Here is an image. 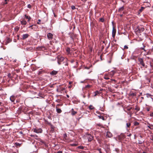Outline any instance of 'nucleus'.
Returning <instances> with one entry per match:
<instances>
[{
	"instance_id": "29",
	"label": "nucleus",
	"mask_w": 153,
	"mask_h": 153,
	"mask_svg": "<svg viewBox=\"0 0 153 153\" xmlns=\"http://www.w3.org/2000/svg\"><path fill=\"white\" fill-rule=\"evenodd\" d=\"M71 8L73 9V10H74V9H75V7L74 6H71Z\"/></svg>"
},
{
	"instance_id": "30",
	"label": "nucleus",
	"mask_w": 153,
	"mask_h": 153,
	"mask_svg": "<svg viewBox=\"0 0 153 153\" xmlns=\"http://www.w3.org/2000/svg\"><path fill=\"white\" fill-rule=\"evenodd\" d=\"M124 48L126 49H127L128 48V47L126 45H125L124 46Z\"/></svg>"
},
{
	"instance_id": "52",
	"label": "nucleus",
	"mask_w": 153,
	"mask_h": 153,
	"mask_svg": "<svg viewBox=\"0 0 153 153\" xmlns=\"http://www.w3.org/2000/svg\"><path fill=\"white\" fill-rule=\"evenodd\" d=\"M32 26H33V25H32L30 26L29 27V28H30V27H32Z\"/></svg>"
},
{
	"instance_id": "8",
	"label": "nucleus",
	"mask_w": 153,
	"mask_h": 153,
	"mask_svg": "<svg viewBox=\"0 0 153 153\" xmlns=\"http://www.w3.org/2000/svg\"><path fill=\"white\" fill-rule=\"evenodd\" d=\"M106 136L108 137H111L112 136V134L110 132L107 131L106 133Z\"/></svg>"
},
{
	"instance_id": "55",
	"label": "nucleus",
	"mask_w": 153,
	"mask_h": 153,
	"mask_svg": "<svg viewBox=\"0 0 153 153\" xmlns=\"http://www.w3.org/2000/svg\"><path fill=\"white\" fill-rule=\"evenodd\" d=\"M123 16V15L122 14H121V15H120V16L122 17Z\"/></svg>"
},
{
	"instance_id": "48",
	"label": "nucleus",
	"mask_w": 153,
	"mask_h": 153,
	"mask_svg": "<svg viewBox=\"0 0 153 153\" xmlns=\"http://www.w3.org/2000/svg\"><path fill=\"white\" fill-rule=\"evenodd\" d=\"M19 133H20V134H22V131H20L19 132Z\"/></svg>"
},
{
	"instance_id": "22",
	"label": "nucleus",
	"mask_w": 153,
	"mask_h": 153,
	"mask_svg": "<svg viewBox=\"0 0 153 153\" xmlns=\"http://www.w3.org/2000/svg\"><path fill=\"white\" fill-rule=\"evenodd\" d=\"M15 145H16V146L17 147L20 146V145H21L19 143H15Z\"/></svg>"
},
{
	"instance_id": "40",
	"label": "nucleus",
	"mask_w": 153,
	"mask_h": 153,
	"mask_svg": "<svg viewBox=\"0 0 153 153\" xmlns=\"http://www.w3.org/2000/svg\"><path fill=\"white\" fill-rule=\"evenodd\" d=\"M60 62V61L58 60V64H59V65H60V62Z\"/></svg>"
},
{
	"instance_id": "5",
	"label": "nucleus",
	"mask_w": 153,
	"mask_h": 153,
	"mask_svg": "<svg viewBox=\"0 0 153 153\" xmlns=\"http://www.w3.org/2000/svg\"><path fill=\"white\" fill-rule=\"evenodd\" d=\"M116 32V30L114 29V27H113L112 31V36L113 38H114L115 37V36Z\"/></svg>"
},
{
	"instance_id": "19",
	"label": "nucleus",
	"mask_w": 153,
	"mask_h": 153,
	"mask_svg": "<svg viewBox=\"0 0 153 153\" xmlns=\"http://www.w3.org/2000/svg\"><path fill=\"white\" fill-rule=\"evenodd\" d=\"M100 92L98 91H96L95 93L94 96H95L99 94Z\"/></svg>"
},
{
	"instance_id": "44",
	"label": "nucleus",
	"mask_w": 153,
	"mask_h": 153,
	"mask_svg": "<svg viewBox=\"0 0 153 153\" xmlns=\"http://www.w3.org/2000/svg\"><path fill=\"white\" fill-rule=\"evenodd\" d=\"M98 150L99 151H100V153H102L101 151H100V150H101V149H98Z\"/></svg>"
},
{
	"instance_id": "59",
	"label": "nucleus",
	"mask_w": 153,
	"mask_h": 153,
	"mask_svg": "<svg viewBox=\"0 0 153 153\" xmlns=\"http://www.w3.org/2000/svg\"><path fill=\"white\" fill-rule=\"evenodd\" d=\"M71 88V86L69 87V88Z\"/></svg>"
},
{
	"instance_id": "45",
	"label": "nucleus",
	"mask_w": 153,
	"mask_h": 153,
	"mask_svg": "<svg viewBox=\"0 0 153 153\" xmlns=\"http://www.w3.org/2000/svg\"><path fill=\"white\" fill-rule=\"evenodd\" d=\"M111 80L112 81H115V80L114 79H111Z\"/></svg>"
},
{
	"instance_id": "16",
	"label": "nucleus",
	"mask_w": 153,
	"mask_h": 153,
	"mask_svg": "<svg viewBox=\"0 0 153 153\" xmlns=\"http://www.w3.org/2000/svg\"><path fill=\"white\" fill-rule=\"evenodd\" d=\"M25 17L26 18V19H28V22L30 21V20L31 19V18L30 16H27L26 15H25Z\"/></svg>"
},
{
	"instance_id": "56",
	"label": "nucleus",
	"mask_w": 153,
	"mask_h": 153,
	"mask_svg": "<svg viewBox=\"0 0 153 153\" xmlns=\"http://www.w3.org/2000/svg\"><path fill=\"white\" fill-rule=\"evenodd\" d=\"M1 88H0V91H1Z\"/></svg>"
},
{
	"instance_id": "35",
	"label": "nucleus",
	"mask_w": 153,
	"mask_h": 153,
	"mask_svg": "<svg viewBox=\"0 0 153 153\" xmlns=\"http://www.w3.org/2000/svg\"><path fill=\"white\" fill-rule=\"evenodd\" d=\"M27 7L29 8H30L31 7V5L30 4H28L27 5Z\"/></svg>"
},
{
	"instance_id": "42",
	"label": "nucleus",
	"mask_w": 153,
	"mask_h": 153,
	"mask_svg": "<svg viewBox=\"0 0 153 153\" xmlns=\"http://www.w3.org/2000/svg\"><path fill=\"white\" fill-rule=\"evenodd\" d=\"M57 153H62V151H59Z\"/></svg>"
},
{
	"instance_id": "15",
	"label": "nucleus",
	"mask_w": 153,
	"mask_h": 153,
	"mask_svg": "<svg viewBox=\"0 0 153 153\" xmlns=\"http://www.w3.org/2000/svg\"><path fill=\"white\" fill-rule=\"evenodd\" d=\"M56 111L58 113H60L62 111V110H61V109H60L59 108H57L56 107Z\"/></svg>"
},
{
	"instance_id": "36",
	"label": "nucleus",
	"mask_w": 153,
	"mask_h": 153,
	"mask_svg": "<svg viewBox=\"0 0 153 153\" xmlns=\"http://www.w3.org/2000/svg\"><path fill=\"white\" fill-rule=\"evenodd\" d=\"M12 97H11H11H10V100H11V101H12V102H13L14 100H13L11 99L12 98Z\"/></svg>"
},
{
	"instance_id": "51",
	"label": "nucleus",
	"mask_w": 153,
	"mask_h": 153,
	"mask_svg": "<svg viewBox=\"0 0 153 153\" xmlns=\"http://www.w3.org/2000/svg\"><path fill=\"white\" fill-rule=\"evenodd\" d=\"M30 136H31V137H34L35 135H30Z\"/></svg>"
},
{
	"instance_id": "25",
	"label": "nucleus",
	"mask_w": 153,
	"mask_h": 153,
	"mask_svg": "<svg viewBox=\"0 0 153 153\" xmlns=\"http://www.w3.org/2000/svg\"><path fill=\"white\" fill-rule=\"evenodd\" d=\"M139 123L138 122H136L134 123V125L135 126H138L139 125Z\"/></svg>"
},
{
	"instance_id": "58",
	"label": "nucleus",
	"mask_w": 153,
	"mask_h": 153,
	"mask_svg": "<svg viewBox=\"0 0 153 153\" xmlns=\"http://www.w3.org/2000/svg\"><path fill=\"white\" fill-rule=\"evenodd\" d=\"M143 153H146V152H143Z\"/></svg>"
},
{
	"instance_id": "31",
	"label": "nucleus",
	"mask_w": 153,
	"mask_h": 153,
	"mask_svg": "<svg viewBox=\"0 0 153 153\" xmlns=\"http://www.w3.org/2000/svg\"><path fill=\"white\" fill-rule=\"evenodd\" d=\"M70 51V49L69 48H67V51L69 53Z\"/></svg>"
},
{
	"instance_id": "14",
	"label": "nucleus",
	"mask_w": 153,
	"mask_h": 153,
	"mask_svg": "<svg viewBox=\"0 0 153 153\" xmlns=\"http://www.w3.org/2000/svg\"><path fill=\"white\" fill-rule=\"evenodd\" d=\"M64 59V58L63 57H59L58 58V60L60 61V62H62L63 61Z\"/></svg>"
},
{
	"instance_id": "4",
	"label": "nucleus",
	"mask_w": 153,
	"mask_h": 153,
	"mask_svg": "<svg viewBox=\"0 0 153 153\" xmlns=\"http://www.w3.org/2000/svg\"><path fill=\"white\" fill-rule=\"evenodd\" d=\"M53 35L51 33H49L47 34V37L49 40H51L53 38Z\"/></svg>"
},
{
	"instance_id": "9",
	"label": "nucleus",
	"mask_w": 153,
	"mask_h": 153,
	"mask_svg": "<svg viewBox=\"0 0 153 153\" xmlns=\"http://www.w3.org/2000/svg\"><path fill=\"white\" fill-rule=\"evenodd\" d=\"M58 73V72L56 71L53 70L50 73L51 75H56Z\"/></svg>"
},
{
	"instance_id": "24",
	"label": "nucleus",
	"mask_w": 153,
	"mask_h": 153,
	"mask_svg": "<svg viewBox=\"0 0 153 153\" xmlns=\"http://www.w3.org/2000/svg\"><path fill=\"white\" fill-rule=\"evenodd\" d=\"M39 48V50H40L41 49H42L43 48H45V47L43 46H40L38 47Z\"/></svg>"
},
{
	"instance_id": "17",
	"label": "nucleus",
	"mask_w": 153,
	"mask_h": 153,
	"mask_svg": "<svg viewBox=\"0 0 153 153\" xmlns=\"http://www.w3.org/2000/svg\"><path fill=\"white\" fill-rule=\"evenodd\" d=\"M124 9V7L123 6L121 7H120L119 9L118 10V11L119 12H121L123 10V9Z\"/></svg>"
},
{
	"instance_id": "53",
	"label": "nucleus",
	"mask_w": 153,
	"mask_h": 153,
	"mask_svg": "<svg viewBox=\"0 0 153 153\" xmlns=\"http://www.w3.org/2000/svg\"><path fill=\"white\" fill-rule=\"evenodd\" d=\"M6 0H5V4H6L7 3V2H6Z\"/></svg>"
},
{
	"instance_id": "49",
	"label": "nucleus",
	"mask_w": 153,
	"mask_h": 153,
	"mask_svg": "<svg viewBox=\"0 0 153 153\" xmlns=\"http://www.w3.org/2000/svg\"><path fill=\"white\" fill-rule=\"evenodd\" d=\"M149 110H150V109L149 108H147V111H149Z\"/></svg>"
},
{
	"instance_id": "26",
	"label": "nucleus",
	"mask_w": 153,
	"mask_h": 153,
	"mask_svg": "<svg viewBox=\"0 0 153 153\" xmlns=\"http://www.w3.org/2000/svg\"><path fill=\"white\" fill-rule=\"evenodd\" d=\"M131 125V124L130 123H126V126L127 127H130V126Z\"/></svg>"
},
{
	"instance_id": "47",
	"label": "nucleus",
	"mask_w": 153,
	"mask_h": 153,
	"mask_svg": "<svg viewBox=\"0 0 153 153\" xmlns=\"http://www.w3.org/2000/svg\"><path fill=\"white\" fill-rule=\"evenodd\" d=\"M57 91H59V88L57 89Z\"/></svg>"
},
{
	"instance_id": "50",
	"label": "nucleus",
	"mask_w": 153,
	"mask_h": 153,
	"mask_svg": "<svg viewBox=\"0 0 153 153\" xmlns=\"http://www.w3.org/2000/svg\"><path fill=\"white\" fill-rule=\"evenodd\" d=\"M66 96H67V97L68 98H69V96L68 95H67V94L66 95Z\"/></svg>"
},
{
	"instance_id": "10",
	"label": "nucleus",
	"mask_w": 153,
	"mask_h": 153,
	"mask_svg": "<svg viewBox=\"0 0 153 153\" xmlns=\"http://www.w3.org/2000/svg\"><path fill=\"white\" fill-rule=\"evenodd\" d=\"M29 35L28 34H23L22 35V39H25L27 38L29 36Z\"/></svg>"
},
{
	"instance_id": "37",
	"label": "nucleus",
	"mask_w": 153,
	"mask_h": 153,
	"mask_svg": "<svg viewBox=\"0 0 153 153\" xmlns=\"http://www.w3.org/2000/svg\"><path fill=\"white\" fill-rule=\"evenodd\" d=\"M71 145L72 146H76V145L75 144H71Z\"/></svg>"
},
{
	"instance_id": "13",
	"label": "nucleus",
	"mask_w": 153,
	"mask_h": 153,
	"mask_svg": "<svg viewBox=\"0 0 153 153\" xmlns=\"http://www.w3.org/2000/svg\"><path fill=\"white\" fill-rule=\"evenodd\" d=\"M71 113L72 115H74L77 113V112L76 111H74V109L72 108L71 110Z\"/></svg>"
},
{
	"instance_id": "7",
	"label": "nucleus",
	"mask_w": 153,
	"mask_h": 153,
	"mask_svg": "<svg viewBox=\"0 0 153 153\" xmlns=\"http://www.w3.org/2000/svg\"><path fill=\"white\" fill-rule=\"evenodd\" d=\"M87 137L89 141H91L93 140V137L92 136L91 134L88 135Z\"/></svg>"
},
{
	"instance_id": "1",
	"label": "nucleus",
	"mask_w": 153,
	"mask_h": 153,
	"mask_svg": "<svg viewBox=\"0 0 153 153\" xmlns=\"http://www.w3.org/2000/svg\"><path fill=\"white\" fill-rule=\"evenodd\" d=\"M137 33H140L143 32L144 30V27L142 26H138L135 30Z\"/></svg>"
},
{
	"instance_id": "11",
	"label": "nucleus",
	"mask_w": 153,
	"mask_h": 153,
	"mask_svg": "<svg viewBox=\"0 0 153 153\" xmlns=\"http://www.w3.org/2000/svg\"><path fill=\"white\" fill-rule=\"evenodd\" d=\"M21 23L22 25H25L27 24V22L25 20H23L21 21Z\"/></svg>"
},
{
	"instance_id": "3",
	"label": "nucleus",
	"mask_w": 153,
	"mask_h": 153,
	"mask_svg": "<svg viewBox=\"0 0 153 153\" xmlns=\"http://www.w3.org/2000/svg\"><path fill=\"white\" fill-rule=\"evenodd\" d=\"M138 60L140 63L141 65L143 67H144L145 64L144 63L143 59L141 58H138Z\"/></svg>"
},
{
	"instance_id": "32",
	"label": "nucleus",
	"mask_w": 153,
	"mask_h": 153,
	"mask_svg": "<svg viewBox=\"0 0 153 153\" xmlns=\"http://www.w3.org/2000/svg\"><path fill=\"white\" fill-rule=\"evenodd\" d=\"M150 139L152 140L153 141V135H151V138Z\"/></svg>"
},
{
	"instance_id": "39",
	"label": "nucleus",
	"mask_w": 153,
	"mask_h": 153,
	"mask_svg": "<svg viewBox=\"0 0 153 153\" xmlns=\"http://www.w3.org/2000/svg\"><path fill=\"white\" fill-rule=\"evenodd\" d=\"M89 68H90L89 67H85V69H89Z\"/></svg>"
},
{
	"instance_id": "54",
	"label": "nucleus",
	"mask_w": 153,
	"mask_h": 153,
	"mask_svg": "<svg viewBox=\"0 0 153 153\" xmlns=\"http://www.w3.org/2000/svg\"><path fill=\"white\" fill-rule=\"evenodd\" d=\"M8 76H10V74H8Z\"/></svg>"
},
{
	"instance_id": "21",
	"label": "nucleus",
	"mask_w": 153,
	"mask_h": 153,
	"mask_svg": "<svg viewBox=\"0 0 153 153\" xmlns=\"http://www.w3.org/2000/svg\"><path fill=\"white\" fill-rule=\"evenodd\" d=\"M89 108L91 110H92L94 108V107L92 105H90L89 106Z\"/></svg>"
},
{
	"instance_id": "23",
	"label": "nucleus",
	"mask_w": 153,
	"mask_h": 153,
	"mask_svg": "<svg viewBox=\"0 0 153 153\" xmlns=\"http://www.w3.org/2000/svg\"><path fill=\"white\" fill-rule=\"evenodd\" d=\"M59 88V91H62L65 90V88H64L60 87Z\"/></svg>"
},
{
	"instance_id": "41",
	"label": "nucleus",
	"mask_w": 153,
	"mask_h": 153,
	"mask_svg": "<svg viewBox=\"0 0 153 153\" xmlns=\"http://www.w3.org/2000/svg\"><path fill=\"white\" fill-rule=\"evenodd\" d=\"M135 109V110H137V111H138L139 110V109L138 108H136Z\"/></svg>"
},
{
	"instance_id": "57",
	"label": "nucleus",
	"mask_w": 153,
	"mask_h": 153,
	"mask_svg": "<svg viewBox=\"0 0 153 153\" xmlns=\"http://www.w3.org/2000/svg\"><path fill=\"white\" fill-rule=\"evenodd\" d=\"M140 137H141V138L142 137L141 136H140Z\"/></svg>"
},
{
	"instance_id": "6",
	"label": "nucleus",
	"mask_w": 153,
	"mask_h": 153,
	"mask_svg": "<svg viewBox=\"0 0 153 153\" xmlns=\"http://www.w3.org/2000/svg\"><path fill=\"white\" fill-rule=\"evenodd\" d=\"M115 72L114 71H111L110 72L108 73V74L110 77H112L114 75Z\"/></svg>"
},
{
	"instance_id": "60",
	"label": "nucleus",
	"mask_w": 153,
	"mask_h": 153,
	"mask_svg": "<svg viewBox=\"0 0 153 153\" xmlns=\"http://www.w3.org/2000/svg\"><path fill=\"white\" fill-rule=\"evenodd\" d=\"M2 59V58H0V59Z\"/></svg>"
},
{
	"instance_id": "34",
	"label": "nucleus",
	"mask_w": 153,
	"mask_h": 153,
	"mask_svg": "<svg viewBox=\"0 0 153 153\" xmlns=\"http://www.w3.org/2000/svg\"><path fill=\"white\" fill-rule=\"evenodd\" d=\"M38 21V22H37V24H40L39 22L41 21V20L40 19H39Z\"/></svg>"
},
{
	"instance_id": "20",
	"label": "nucleus",
	"mask_w": 153,
	"mask_h": 153,
	"mask_svg": "<svg viewBox=\"0 0 153 153\" xmlns=\"http://www.w3.org/2000/svg\"><path fill=\"white\" fill-rule=\"evenodd\" d=\"M99 118L102 119L103 120H105L104 117H103V116H99Z\"/></svg>"
},
{
	"instance_id": "33",
	"label": "nucleus",
	"mask_w": 153,
	"mask_h": 153,
	"mask_svg": "<svg viewBox=\"0 0 153 153\" xmlns=\"http://www.w3.org/2000/svg\"><path fill=\"white\" fill-rule=\"evenodd\" d=\"M138 143L140 144H141L143 143V142L142 141H140V140H139V142H138Z\"/></svg>"
},
{
	"instance_id": "38",
	"label": "nucleus",
	"mask_w": 153,
	"mask_h": 153,
	"mask_svg": "<svg viewBox=\"0 0 153 153\" xmlns=\"http://www.w3.org/2000/svg\"><path fill=\"white\" fill-rule=\"evenodd\" d=\"M150 116L151 117H153V113H152L150 114Z\"/></svg>"
},
{
	"instance_id": "18",
	"label": "nucleus",
	"mask_w": 153,
	"mask_h": 153,
	"mask_svg": "<svg viewBox=\"0 0 153 153\" xmlns=\"http://www.w3.org/2000/svg\"><path fill=\"white\" fill-rule=\"evenodd\" d=\"M147 127L151 129H152L153 128L152 125H151L150 124H149V125L147 126Z\"/></svg>"
},
{
	"instance_id": "12",
	"label": "nucleus",
	"mask_w": 153,
	"mask_h": 153,
	"mask_svg": "<svg viewBox=\"0 0 153 153\" xmlns=\"http://www.w3.org/2000/svg\"><path fill=\"white\" fill-rule=\"evenodd\" d=\"M109 76L108 74H105L104 75V78L105 79H109Z\"/></svg>"
},
{
	"instance_id": "28",
	"label": "nucleus",
	"mask_w": 153,
	"mask_h": 153,
	"mask_svg": "<svg viewBox=\"0 0 153 153\" xmlns=\"http://www.w3.org/2000/svg\"><path fill=\"white\" fill-rule=\"evenodd\" d=\"M144 9V7H141V9L140 10V11H142V10Z\"/></svg>"
},
{
	"instance_id": "43",
	"label": "nucleus",
	"mask_w": 153,
	"mask_h": 153,
	"mask_svg": "<svg viewBox=\"0 0 153 153\" xmlns=\"http://www.w3.org/2000/svg\"><path fill=\"white\" fill-rule=\"evenodd\" d=\"M90 87V85H87L86 86V88H88V87Z\"/></svg>"
},
{
	"instance_id": "2",
	"label": "nucleus",
	"mask_w": 153,
	"mask_h": 153,
	"mask_svg": "<svg viewBox=\"0 0 153 153\" xmlns=\"http://www.w3.org/2000/svg\"><path fill=\"white\" fill-rule=\"evenodd\" d=\"M33 131L34 132L37 133H41L42 131V129L40 128H34L33 129Z\"/></svg>"
},
{
	"instance_id": "27",
	"label": "nucleus",
	"mask_w": 153,
	"mask_h": 153,
	"mask_svg": "<svg viewBox=\"0 0 153 153\" xmlns=\"http://www.w3.org/2000/svg\"><path fill=\"white\" fill-rule=\"evenodd\" d=\"M100 21L102 22H103L104 21V19L103 18H101L100 19Z\"/></svg>"
},
{
	"instance_id": "46",
	"label": "nucleus",
	"mask_w": 153,
	"mask_h": 153,
	"mask_svg": "<svg viewBox=\"0 0 153 153\" xmlns=\"http://www.w3.org/2000/svg\"><path fill=\"white\" fill-rule=\"evenodd\" d=\"M147 96L148 97L149 96H150V95L149 94H147Z\"/></svg>"
},
{
	"instance_id": "61",
	"label": "nucleus",
	"mask_w": 153,
	"mask_h": 153,
	"mask_svg": "<svg viewBox=\"0 0 153 153\" xmlns=\"http://www.w3.org/2000/svg\"><path fill=\"white\" fill-rule=\"evenodd\" d=\"M1 103V102H0V104Z\"/></svg>"
}]
</instances>
